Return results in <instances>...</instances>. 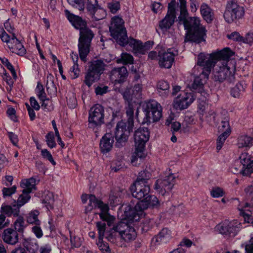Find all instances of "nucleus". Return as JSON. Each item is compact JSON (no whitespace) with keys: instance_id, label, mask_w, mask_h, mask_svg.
I'll list each match as a JSON object with an SVG mask.
<instances>
[{"instance_id":"f257e3e1","label":"nucleus","mask_w":253,"mask_h":253,"mask_svg":"<svg viewBox=\"0 0 253 253\" xmlns=\"http://www.w3.org/2000/svg\"><path fill=\"white\" fill-rule=\"evenodd\" d=\"M233 54L234 52L227 47L210 54H199L193 73L195 76L197 75L196 70H198L199 66L202 68L203 71L199 76L195 77L193 87L200 90L202 88L211 69L213 77L215 80L220 82L225 80L232 82L236 70L235 61L231 59Z\"/></svg>"},{"instance_id":"f03ea898","label":"nucleus","mask_w":253,"mask_h":253,"mask_svg":"<svg viewBox=\"0 0 253 253\" xmlns=\"http://www.w3.org/2000/svg\"><path fill=\"white\" fill-rule=\"evenodd\" d=\"M111 36L121 46L128 45L136 55L144 54L153 46V43L148 41L144 44L138 40L132 38L128 39L126 30L124 27V21L118 16L113 17L109 27Z\"/></svg>"},{"instance_id":"7ed1b4c3","label":"nucleus","mask_w":253,"mask_h":253,"mask_svg":"<svg viewBox=\"0 0 253 253\" xmlns=\"http://www.w3.org/2000/svg\"><path fill=\"white\" fill-rule=\"evenodd\" d=\"M160 205V202L156 196L148 194L136 205L133 202L123 204L118 211V216L122 219L128 218L131 221H139L145 216V210Z\"/></svg>"},{"instance_id":"20e7f679","label":"nucleus","mask_w":253,"mask_h":253,"mask_svg":"<svg viewBox=\"0 0 253 253\" xmlns=\"http://www.w3.org/2000/svg\"><path fill=\"white\" fill-rule=\"evenodd\" d=\"M65 12L66 17L72 25L80 30L78 43L79 52L81 60L85 61L94 34L90 29L86 27L85 21L80 17L73 14L68 10H66Z\"/></svg>"},{"instance_id":"39448f33","label":"nucleus","mask_w":253,"mask_h":253,"mask_svg":"<svg viewBox=\"0 0 253 253\" xmlns=\"http://www.w3.org/2000/svg\"><path fill=\"white\" fill-rule=\"evenodd\" d=\"M186 30V39L192 42L200 43L205 41L206 30L201 23L200 18L198 17H191L186 19L182 17L181 20Z\"/></svg>"},{"instance_id":"423d86ee","label":"nucleus","mask_w":253,"mask_h":253,"mask_svg":"<svg viewBox=\"0 0 253 253\" xmlns=\"http://www.w3.org/2000/svg\"><path fill=\"white\" fill-rule=\"evenodd\" d=\"M149 131L147 128L142 127L135 131L134 134L135 151L132 155L131 163L135 165L138 158H144L147 153L145 143L149 139Z\"/></svg>"},{"instance_id":"0eeeda50","label":"nucleus","mask_w":253,"mask_h":253,"mask_svg":"<svg viewBox=\"0 0 253 253\" xmlns=\"http://www.w3.org/2000/svg\"><path fill=\"white\" fill-rule=\"evenodd\" d=\"M95 208H97L100 211L98 213L100 218L106 222L108 226L111 227L115 221L116 218L109 213L108 205L97 199L95 196L89 195V203L85 208V211L86 213L89 212Z\"/></svg>"},{"instance_id":"6e6552de","label":"nucleus","mask_w":253,"mask_h":253,"mask_svg":"<svg viewBox=\"0 0 253 253\" xmlns=\"http://www.w3.org/2000/svg\"><path fill=\"white\" fill-rule=\"evenodd\" d=\"M150 177L151 174L148 171L139 172L137 180L130 187V191L134 197L141 200L149 194L150 188L148 180Z\"/></svg>"},{"instance_id":"1a4fd4ad","label":"nucleus","mask_w":253,"mask_h":253,"mask_svg":"<svg viewBox=\"0 0 253 253\" xmlns=\"http://www.w3.org/2000/svg\"><path fill=\"white\" fill-rule=\"evenodd\" d=\"M181 87L179 85L172 86V95L177 96L174 98L173 107L177 110H183L188 108L194 101L195 97L192 92L186 90H180Z\"/></svg>"},{"instance_id":"9d476101","label":"nucleus","mask_w":253,"mask_h":253,"mask_svg":"<svg viewBox=\"0 0 253 253\" xmlns=\"http://www.w3.org/2000/svg\"><path fill=\"white\" fill-rule=\"evenodd\" d=\"M118 218L120 221L116 224H114V222L111 226H112V229L115 232H118L121 238L126 241L128 242L134 240L136 237V233L131 224H134L138 221H131L128 218L122 219L119 216Z\"/></svg>"},{"instance_id":"9b49d317","label":"nucleus","mask_w":253,"mask_h":253,"mask_svg":"<svg viewBox=\"0 0 253 253\" xmlns=\"http://www.w3.org/2000/svg\"><path fill=\"white\" fill-rule=\"evenodd\" d=\"M143 111L144 117L142 123L149 125L159 121L163 117V108L158 102L152 100L147 102Z\"/></svg>"},{"instance_id":"f8f14e48","label":"nucleus","mask_w":253,"mask_h":253,"mask_svg":"<svg viewBox=\"0 0 253 253\" xmlns=\"http://www.w3.org/2000/svg\"><path fill=\"white\" fill-rule=\"evenodd\" d=\"M0 39L2 42L6 43L7 47L12 52L20 56H23L26 54L25 48L15 34H12L11 36L8 35L0 25Z\"/></svg>"},{"instance_id":"ddd939ff","label":"nucleus","mask_w":253,"mask_h":253,"mask_svg":"<svg viewBox=\"0 0 253 253\" xmlns=\"http://www.w3.org/2000/svg\"><path fill=\"white\" fill-rule=\"evenodd\" d=\"M245 15L244 8L236 1H229L224 12V17L228 23L242 19Z\"/></svg>"},{"instance_id":"4468645a","label":"nucleus","mask_w":253,"mask_h":253,"mask_svg":"<svg viewBox=\"0 0 253 253\" xmlns=\"http://www.w3.org/2000/svg\"><path fill=\"white\" fill-rule=\"evenodd\" d=\"M104 109L98 104L92 107L88 113V127L92 129L97 128L104 124Z\"/></svg>"},{"instance_id":"2eb2a0df","label":"nucleus","mask_w":253,"mask_h":253,"mask_svg":"<svg viewBox=\"0 0 253 253\" xmlns=\"http://www.w3.org/2000/svg\"><path fill=\"white\" fill-rule=\"evenodd\" d=\"M104 64L101 60H97L91 62L84 81L87 86H91L99 79L100 74L104 69Z\"/></svg>"},{"instance_id":"dca6fc26","label":"nucleus","mask_w":253,"mask_h":253,"mask_svg":"<svg viewBox=\"0 0 253 253\" xmlns=\"http://www.w3.org/2000/svg\"><path fill=\"white\" fill-rule=\"evenodd\" d=\"M176 176L174 174L170 173L165 177L157 179L154 185V188L159 194L165 195L170 192L175 183Z\"/></svg>"},{"instance_id":"f3484780","label":"nucleus","mask_w":253,"mask_h":253,"mask_svg":"<svg viewBox=\"0 0 253 253\" xmlns=\"http://www.w3.org/2000/svg\"><path fill=\"white\" fill-rule=\"evenodd\" d=\"M176 18V1L171 0L168 4V12L165 18L159 23L160 28L166 31L174 24Z\"/></svg>"},{"instance_id":"a211bd4d","label":"nucleus","mask_w":253,"mask_h":253,"mask_svg":"<svg viewBox=\"0 0 253 253\" xmlns=\"http://www.w3.org/2000/svg\"><path fill=\"white\" fill-rule=\"evenodd\" d=\"M129 126L130 124L123 121L118 123L115 132V136L118 144L122 145L127 141L128 135L133 127V126L131 127Z\"/></svg>"},{"instance_id":"6ab92c4d","label":"nucleus","mask_w":253,"mask_h":253,"mask_svg":"<svg viewBox=\"0 0 253 253\" xmlns=\"http://www.w3.org/2000/svg\"><path fill=\"white\" fill-rule=\"evenodd\" d=\"M177 50L173 48L163 49L159 53V63L161 67L170 68L173 63L174 57L177 55Z\"/></svg>"},{"instance_id":"aec40b11","label":"nucleus","mask_w":253,"mask_h":253,"mask_svg":"<svg viewBox=\"0 0 253 253\" xmlns=\"http://www.w3.org/2000/svg\"><path fill=\"white\" fill-rule=\"evenodd\" d=\"M193 85L194 82L190 87L198 91V92L200 93L202 95L201 97L199 98L198 99V112L202 115L206 114L207 113L211 114L209 112L210 110V106L206 100V98L208 96V94L205 91L204 89V85L203 86L202 88L200 89V90L194 88L193 87Z\"/></svg>"},{"instance_id":"412c9836","label":"nucleus","mask_w":253,"mask_h":253,"mask_svg":"<svg viewBox=\"0 0 253 253\" xmlns=\"http://www.w3.org/2000/svg\"><path fill=\"white\" fill-rule=\"evenodd\" d=\"M239 160L243 166L242 171L243 175H248L253 172V159L248 153H242Z\"/></svg>"},{"instance_id":"4be33fe9","label":"nucleus","mask_w":253,"mask_h":253,"mask_svg":"<svg viewBox=\"0 0 253 253\" xmlns=\"http://www.w3.org/2000/svg\"><path fill=\"white\" fill-rule=\"evenodd\" d=\"M142 86L141 84H135L132 88H127L122 92L124 99L127 101H133V99H138L141 96Z\"/></svg>"},{"instance_id":"5701e85b","label":"nucleus","mask_w":253,"mask_h":253,"mask_svg":"<svg viewBox=\"0 0 253 253\" xmlns=\"http://www.w3.org/2000/svg\"><path fill=\"white\" fill-rule=\"evenodd\" d=\"M114 142V136L111 133H105L100 141V148L102 153H107L113 148Z\"/></svg>"},{"instance_id":"b1692460","label":"nucleus","mask_w":253,"mask_h":253,"mask_svg":"<svg viewBox=\"0 0 253 253\" xmlns=\"http://www.w3.org/2000/svg\"><path fill=\"white\" fill-rule=\"evenodd\" d=\"M127 76V71L126 67H122L120 68H115L111 72V80L117 83H122L126 79Z\"/></svg>"},{"instance_id":"393cba45","label":"nucleus","mask_w":253,"mask_h":253,"mask_svg":"<svg viewBox=\"0 0 253 253\" xmlns=\"http://www.w3.org/2000/svg\"><path fill=\"white\" fill-rule=\"evenodd\" d=\"M172 232L167 228H163L157 236L153 238L152 243L155 245L167 243L172 238Z\"/></svg>"},{"instance_id":"a878e982","label":"nucleus","mask_w":253,"mask_h":253,"mask_svg":"<svg viewBox=\"0 0 253 253\" xmlns=\"http://www.w3.org/2000/svg\"><path fill=\"white\" fill-rule=\"evenodd\" d=\"M2 239L5 243L13 245L18 242V235L16 231L7 228L3 231Z\"/></svg>"},{"instance_id":"bb28decb","label":"nucleus","mask_w":253,"mask_h":253,"mask_svg":"<svg viewBox=\"0 0 253 253\" xmlns=\"http://www.w3.org/2000/svg\"><path fill=\"white\" fill-rule=\"evenodd\" d=\"M250 208V205L248 203L240 204L238 209L240 211V214L243 216L246 222L253 224V217L251 215V211L248 208Z\"/></svg>"},{"instance_id":"cd10ccee","label":"nucleus","mask_w":253,"mask_h":253,"mask_svg":"<svg viewBox=\"0 0 253 253\" xmlns=\"http://www.w3.org/2000/svg\"><path fill=\"white\" fill-rule=\"evenodd\" d=\"M203 18L207 22L211 23L214 18L213 10L206 3H202L200 8Z\"/></svg>"},{"instance_id":"c85d7f7f","label":"nucleus","mask_w":253,"mask_h":253,"mask_svg":"<svg viewBox=\"0 0 253 253\" xmlns=\"http://www.w3.org/2000/svg\"><path fill=\"white\" fill-rule=\"evenodd\" d=\"M237 146L239 148L249 149L253 146V136L243 134L238 138Z\"/></svg>"},{"instance_id":"c756f323","label":"nucleus","mask_w":253,"mask_h":253,"mask_svg":"<svg viewBox=\"0 0 253 253\" xmlns=\"http://www.w3.org/2000/svg\"><path fill=\"white\" fill-rule=\"evenodd\" d=\"M22 192L31 193L36 189V179L33 177L22 180L20 182Z\"/></svg>"},{"instance_id":"7c9ffc66","label":"nucleus","mask_w":253,"mask_h":253,"mask_svg":"<svg viewBox=\"0 0 253 253\" xmlns=\"http://www.w3.org/2000/svg\"><path fill=\"white\" fill-rule=\"evenodd\" d=\"M227 223L229 235H236L242 227L241 222L237 220H227Z\"/></svg>"},{"instance_id":"2f4dec72","label":"nucleus","mask_w":253,"mask_h":253,"mask_svg":"<svg viewBox=\"0 0 253 253\" xmlns=\"http://www.w3.org/2000/svg\"><path fill=\"white\" fill-rule=\"evenodd\" d=\"M1 212L10 216L13 215L14 216H18L19 213V208L16 205L13 206L2 205L1 207Z\"/></svg>"},{"instance_id":"473e14b6","label":"nucleus","mask_w":253,"mask_h":253,"mask_svg":"<svg viewBox=\"0 0 253 253\" xmlns=\"http://www.w3.org/2000/svg\"><path fill=\"white\" fill-rule=\"evenodd\" d=\"M122 193L119 190L113 191L111 192L108 203L112 207H116L119 205L121 201Z\"/></svg>"},{"instance_id":"72a5a7b5","label":"nucleus","mask_w":253,"mask_h":253,"mask_svg":"<svg viewBox=\"0 0 253 253\" xmlns=\"http://www.w3.org/2000/svg\"><path fill=\"white\" fill-rule=\"evenodd\" d=\"M128 102V106L126 108V114L128 117V120L127 123L130 124V127L132 126H133V116H134V106L133 103L135 104L136 101L134 100V101H127Z\"/></svg>"},{"instance_id":"f704fd0d","label":"nucleus","mask_w":253,"mask_h":253,"mask_svg":"<svg viewBox=\"0 0 253 253\" xmlns=\"http://www.w3.org/2000/svg\"><path fill=\"white\" fill-rule=\"evenodd\" d=\"M39 215V211L34 210L29 212L26 217L27 222L31 224L40 225L41 221L38 218Z\"/></svg>"},{"instance_id":"c9c22d12","label":"nucleus","mask_w":253,"mask_h":253,"mask_svg":"<svg viewBox=\"0 0 253 253\" xmlns=\"http://www.w3.org/2000/svg\"><path fill=\"white\" fill-rule=\"evenodd\" d=\"M245 87L246 84L244 83H239L232 89L231 94L234 97H239L244 92Z\"/></svg>"},{"instance_id":"e433bc0d","label":"nucleus","mask_w":253,"mask_h":253,"mask_svg":"<svg viewBox=\"0 0 253 253\" xmlns=\"http://www.w3.org/2000/svg\"><path fill=\"white\" fill-rule=\"evenodd\" d=\"M55 196L53 193L47 191L44 195L43 199L44 203L47 209H51L53 207L54 202L55 200Z\"/></svg>"},{"instance_id":"4c0bfd02","label":"nucleus","mask_w":253,"mask_h":253,"mask_svg":"<svg viewBox=\"0 0 253 253\" xmlns=\"http://www.w3.org/2000/svg\"><path fill=\"white\" fill-rule=\"evenodd\" d=\"M227 220H224L215 227V230L223 235H229Z\"/></svg>"},{"instance_id":"58836bf2","label":"nucleus","mask_w":253,"mask_h":253,"mask_svg":"<svg viewBox=\"0 0 253 253\" xmlns=\"http://www.w3.org/2000/svg\"><path fill=\"white\" fill-rule=\"evenodd\" d=\"M118 63H122L124 64H132L133 62V58L132 55L127 53H122L121 58L117 59Z\"/></svg>"},{"instance_id":"ea45409f","label":"nucleus","mask_w":253,"mask_h":253,"mask_svg":"<svg viewBox=\"0 0 253 253\" xmlns=\"http://www.w3.org/2000/svg\"><path fill=\"white\" fill-rule=\"evenodd\" d=\"M178 1L180 11V15L178 18L179 20H181L182 17H187L188 13L187 10L186 0H178Z\"/></svg>"},{"instance_id":"a19ab883","label":"nucleus","mask_w":253,"mask_h":253,"mask_svg":"<svg viewBox=\"0 0 253 253\" xmlns=\"http://www.w3.org/2000/svg\"><path fill=\"white\" fill-rule=\"evenodd\" d=\"M195 121L192 115H186L184 118L183 122L182 124V130L183 132L187 131V128L189 125L194 124Z\"/></svg>"},{"instance_id":"79ce46f5","label":"nucleus","mask_w":253,"mask_h":253,"mask_svg":"<svg viewBox=\"0 0 253 253\" xmlns=\"http://www.w3.org/2000/svg\"><path fill=\"white\" fill-rule=\"evenodd\" d=\"M210 194L212 197L218 198L223 196L225 194V192L222 188L216 186L211 189Z\"/></svg>"},{"instance_id":"37998d69","label":"nucleus","mask_w":253,"mask_h":253,"mask_svg":"<svg viewBox=\"0 0 253 253\" xmlns=\"http://www.w3.org/2000/svg\"><path fill=\"white\" fill-rule=\"evenodd\" d=\"M29 194L25 192H22V194L19 196L17 199V205L19 208L23 206L29 201L31 198Z\"/></svg>"},{"instance_id":"c03bdc74","label":"nucleus","mask_w":253,"mask_h":253,"mask_svg":"<svg viewBox=\"0 0 253 253\" xmlns=\"http://www.w3.org/2000/svg\"><path fill=\"white\" fill-rule=\"evenodd\" d=\"M84 4H86V7L90 13H92L95 11L97 2L96 0H84Z\"/></svg>"},{"instance_id":"a18cd8bd","label":"nucleus","mask_w":253,"mask_h":253,"mask_svg":"<svg viewBox=\"0 0 253 253\" xmlns=\"http://www.w3.org/2000/svg\"><path fill=\"white\" fill-rule=\"evenodd\" d=\"M229 132H223L219 136L217 140L216 149L218 151L220 150L224 144L226 138L229 136Z\"/></svg>"},{"instance_id":"49530a36","label":"nucleus","mask_w":253,"mask_h":253,"mask_svg":"<svg viewBox=\"0 0 253 253\" xmlns=\"http://www.w3.org/2000/svg\"><path fill=\"white\" fill-rule=\"evenodd\" d=\"M67 1L69 4L80 11H84V3L83 0H67Z\"/></svg>"},{"instance_id":"de8ad7c7","label":"nucleus","mask_w":253,"mask_h":253,"mask_svg":"<svg viewBox=\"0 0 253 253\" xmlns=\"http://www.w3.org/2000/svg\"><path fill=\"white\" fill-rule=\"evenodd\" d=\"M14 227L18 232H22L25 227L23 218L18 216L16 221L14 222Z\"/></svg>"},{"instance_id":"09e8293b","label":"nucleus","mask_w":253,"mask_h":253,"mask_svg":"<svg viewBox=\"0 0 253 253\" xmlns=\"http://www.w3.org/2000/svg\"><path fill=\"white\" fill-rule=\"evenodd\" d=\"M46 142L47 146L50 148L56 147V144L55 141L54 135L53 132H49L45 136Z\"/></svg>"},{"instance_id":"8fccbe9b","label":"nucleus","mask_w":253,"mask_h":253,"mask_svg":"<svg viewBox=\"0 0 253 253\" xmlns=\"http://www.w3.org/2000/svg\"><path fill=\"white\" fill-rule=\"evenodd\" d=\"M103 238H98L97 245L102 253H111L110 250L107 243L102 241Z\"/></svg>"},{"instance_id":"3c124183","label":"nucleus","mask_w":253,"mask_h":253,"mask_svg":"<svg viewBox=\"0 0 253 253\" xmlns=\"http://www.w3.org/2000/svg\"><path fill=\"white\" fill-rule=\"evenodd\" d=\"M41 155L42 157L48 160L52 165L55 166L56 164V162L54 160L51 153L46 149L41 150Z\"/></svg>"},{"instance_id":"603ef678","label":"nucleus","mask_w":253,"mask_h":253,"mask_svg":"<svg viewBox=\"0 0 253 253\" xmlns=\"http://www.w3.org/2000/svg\"><path fill=\"white\" fill-rule=\"evenodd\" d=\"M91 14L93 15L94 18L96 20H99L106 16V11L104 9L98 7L97 6L95 11Z\"/></svg>"},{"instance_id":"864d4df0","label":"nucleus","mask_w":253,"mask_h":253,"mask_svg":"<svg viewBox=\"0 0 253 253\" xmlns=\"http://www.w3.org/2000/svg\"><path fill=\"white\" fill-rule=\"evenodd\" d=\"M157 87L160 93L162 91H164L166 94L168 92L169 85L168 82L164 81H161L158 83Z\"/></svg>"},{"instance_id":"5fc2aeb1","label":"nucleus","mask_w":253,"mask_h":253,"mask_svg":"<svg viewBox=\"0 0 253 253\" xmlns=\"http://www.w3.org/2000/svg\"><path fill=\"white\" fill-rule=\"evenodd\" d=\"M175 213L178 216L183 218L187 214L188 210L183 206H178L175 208Z\"/></svg>"},{"instance_id":"6e6d98bb","label":"nucleus","mask_w":253,"mask_h":253,"mask_svg":"<svg viewBox=\"0 0 253 253\" xmlns=\"http://www.w3.org/2000/svg\"><path fill=\"white\" fill-rule=\"evenodd\" d=\"M36 92L40 100H44L46 98L44 88L41 84H37Z\"/></svg>"},{"instance_id":"4d7b16f0","label":"nucleus","mask_w":253,"mask_h":253,"mask_svg":"<svg viewBox=\"0 0 253 253\" xmlns=\"http://www.w3.org/2000/svg\"><path fill=\"white\" fill-rule=\"evenodd\" d=\"M96 227L98 232L99 238H103L106 229L105 223L101 221L97 222Z\"/></svg>"},{"instance_id":"13d9d810","label":"nucleus","mask_w":253,"mask_h":253,"mask_svg":"<svg viewBox=\"0 0 253 253\" xmlns=\"http://www.w3.org/2000/svg\"><path fill=\"white\" fill-rule=\"evenodd\" d=\"M70 71V76L72 79H76L78 77L80 72L78 64L75 63L71 68Z\"/></svg>"},{"instance_id":"bf43d9fd","label":"nucleus","mask_w":253,"mask_h":253,"mask_svg":"<svg viewBox=\"0 0 253 253\" xmlns=\"http://www.w3.org/2000/svg\"><path fill=\"white\" fill-rule=\"evenodd\" d=\"M219 131L221 132H229V134H230L231 130L229 126V123L227 121H224L221 122L220 126H219Z\"/></svg>"},{"instance_id":"052dcab7","label":"nucleus","mask_w":253,"mask_h":253,"mask_svg":"<svg viewBox=\"0 0 253 253\" xmlns=\"http://www.w3.org/2000/svg\"><path fill=\"white\" fill-rule=\"evenodd\" d=\"M16 188L17 187L15 185L10 188H3L2 190L3 197L10 196L15 193Z\"/></svg>"},{"instance_id":"680f3d73","label":"nucleus","mask_w":253,"mask_h":253,"mask_svg":"<svg viewBox=\"0 0 253 253\" xmlns=\"http://www.w3.org/2000/svg\"><path fill=\"white\" fill-rule=\"evenodd\" d=\"M108 7L110 11L113 13H115L120 8V3L118 1L109 2L108 4Z\"/></svg>"},{"instance_id":"e2e57ef3","label":"nucleus","mask_w":253,"mask_h":253,"mask_svg":"<svg viewBox=\"0 0 253 253\" xmlns=\"http://www.w3.org/2000/svg\"><path fill=\"white\" fill-rule=\"evenodd\" d=\"M32 231L38 238H41L43 236V232L40 225H35L32 228Z\"/></svg>"},{"instance_id":"0e129e2a","label":"nucleus","mask_w":253,"mask_h":253,"mask_svg":"<svg viewBox=\"0 0 253 253\" xmlns=\"http://www.w3.org/2000/svg\"><path fill=\"white\" fill-rule=\"evenodd\" d=\"M82 239L79 237H71V243L73 247L78 248L81 246Z\"/></svg>"},{"instance_id":"69168bd1","label":"nucleus","mask_w":253,"mask_h":253,"mask_svg":"<svg viewBox=\"0 0 253 253\" xmlns=\"http://www.w3.org/2000/svg\"><path fill=\"white\" fill-rule=\"evenodd\" d=\"M243 42L248 44L253 43V29L250 30L245 37H243Z\"/></svg>"},{"instance_id":"338daca9","label":"nucleus","mask_w":253,"mask_h":253,"mask_svg":"<svg viewBox=\"0 0 253 253\" xmlns=\"http://www.w3.org/2000/svg\"><path fill=\"white\" fill-rule=\"evenodd\" d=\"M245 250L246 253H253V234H251L249 242L245 244Z\"/></svg>"},{"instance_id":"774afa93","label":"nucleus","mask_w":253,"mask_h":253,"mask_svg":"<svg viewBox=\"0 0 253 253\" xmlns=\"http://www.w3.org/2000/svg\"><path fill=\"white\" fill-rule=\"evenodd\" d=\"M163 6L160 2H153L152 3L151 8L152 10L155 13H158L161 12L163 9Z\"/></svg>"}]
</instances>
